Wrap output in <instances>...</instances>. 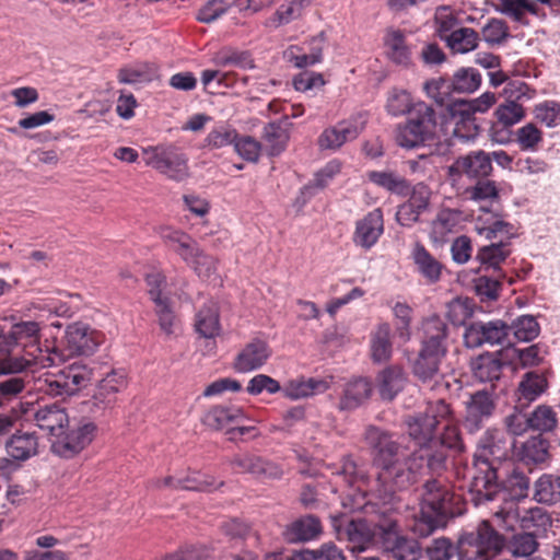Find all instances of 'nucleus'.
Returning <instances> with one entry per match:
<instances>
[{
	"instance_id": "obj_58",
	"label": "nucleus",
	"mask_w": 560,
	"mask_h": 560,
	"mask_svg": "<svg viewBox=\"0 0 560 560\" xmlns=\"http://www.w3.org/2000/svg\"><path fill=\"white\" fill-rule=\"evenodd\" d=\"M481 35L491 46L502 45L510 37V28L504 20L491 18L481 28Z\"/></svg>"
},
{
	"instance_id": "obj_13",
	"label": "nucleus",
	"mask_w": 560,
	"mask_h": 560,
	"mask_svg": "<svg viewBox=\"0 0 560 560\" xmlns=\"http://www.w3.org/2000/svg\"><path fill=\"white\" fill-rule=\"evenodd\" d=\"M510 327L503 320L472 322L464 332V343L467 348H478L483 345H501L508 338Z\"/></svg>"
},
{
	"instance_id": "obj_1",
	"label": "nucleus",
	"mask_w": 560,
	"mask_h": 560,
	"mask_svg": "<svg viewBox=\"0 0 560 560\" xmlns=\"http://www.w3.org/2000/svg\"><path fill=\"white\" fill-rule=\"evenodd\" d=\"M451 417V407L443 399L429 401L423 411L407 415L404 423L409 436L419 446L411 454L404 451L393 434L375 425H369L364 432V441L372 450L375 478L365 481L350 457L342 459L336 476L342 478L350 487L366 483V491L372 492L384 504L393 503L397 492L408 490L425 471L440 475L446 468L447 454L443 450L433 448L438 445V425ZM358 489L363 491L361 485H358Z\"/></svg>"
},
{
	"instance_id": "obj_55",
	"label": "nucleus",
	"mask_w": 560,
	"mask_h": 560,
	"mask_svg": "<svg viewBox=\"0 0 560 560\" xmlns=\"http://www.w3.org/2000/svg\"><path fill=\"white\" fill-rule=\"evenodd\" d=\"M28 381L20 374L9 375L0 380L1 408L8 402L16 399L26 389Z\"/></svg>"
},
{
	"instance_id": "obj_7",
	"label": "nucleus",
	"mask_w": 560,
	"mask_h": 560,
	"mask_svg": "<svg viewBox=\"0 0 560 560\" xmlns=\"http://www.w3.org/2000/svg\"><path fill=\"white\" fill-rule=\"evenodd\" d=\"M494 515L501 518L506 528H513L517 523L523 530L534 533L538 536L551 526L552 521L549 513L539 506L520 510L515 503L506 502Z\"/></svg>"
},
{
	"instance_id": "obj_45",
	"label": "nucleus",
	"mask_w": 560,
	"mask_h": 560,
	"mask_svg": "<svg viewBox=\"0 0 560 560\" xmlns=\"http://www.w3.org/2000/svg\"><path fill=\"white\" fill-rule=\"evenodd\" d=\"M503 540V546H505L508 551L515 558H528L538 549V540L537 536L534 533H516L512 535V537L504 542L503 536L500 535Z\"/></svg>"
},
{
	"instance_id": "obj_49",
	"label": "nucleus",
	"mask_w": 560,
	"mask_h": 560,
	"mask_svg": "<svg viewBox=\"0 0 560 560\" xmlns=\"http://www.w3.org/2000/svg\"><path fill=\"white\" fill-rule=\"evenodd\" d=\"M459 222V212L452 209H442L432 222L431 238L434 242H442Z\"/></svg>"
},
{
	"instance_id": "obj_63",
	"label": "nucleus",
	"mask_w": 560,
	"mask_h": 560,
	"mask_svg": "<svg viewBox=\"0 0 560 560\" xmlns=\"http://www.w3.org/2000/svg\"><path fill=\"white\" fill-rule=\"evenodd\" d=\"M476 184L466 189V195L470 200L483 201V200H498L499 189L495 182L489 179H477Z\"/></svg>"
},
{
	"instance_id": "obj_16",
	"label": "nucleus",
	"mask_w": 560,
	"mask_h": 560,
	"mask_svg": "<svg viewBox=\"0 0 560 560\" xmlns=\"http://www.w3.org/2000/svg\"><path fill=\"white\" fill-rule=\"evenodd\" d=\"M229 464L234 472L250 474L260 480L280 479L283 475L278 464L254 454L235 455Z\"/></svg>"
},
{
	"instance_id": "obj_52",
	"label": "nucleus",
	"mask_w": 560,
	"mask_h": 560,
	"mask_svg": "<svg viewBox=\"0 0 560 560\" xmlns=\"http://www.w3.org/2000/svg\"><path fill=\"white\" fill-rule=\"evenodd\" d=\"M152 301L155 304V314L158 316L161 330L166 335H173L176 326V316L170 305L167 298L152 293Z\"/></svg>"
},
{
	"instance_id": "obj_30",
	"label": "nucleus",
	"mask_w": 560,
	"mask_h": 560,
	"mask_svg": "<svg viewBox=\"0 0 560 560\" xmlns=\"http://www.w3.org/2000/svg\"><path fill=\"white\" fill-rule=\"evenodd\" d=\"M244 419V412L236 406H213L202 417V423L211 430H223L229 425L240 423Z\"/></svg>"
},
{
	"instance_id": "obj_33",
	"label": "nucleus",
	"mask_w": 560,
	"mask_h": 560,
	"mask_svg": "<svg viewBox=\"0 0 560 560\" xmlns=\"http://www.w3.org/2000/svg\"><path fill=\"white\" fill-rule=\"evenodd\" d=\"M366 177L369 182L390 194L401 197H406L410 194V183L397 172L369 171Z\"/></svg>"
},
{
	"instance_id": "obj_9",
	"label": "nucleus",
	"mask_w": 560,
	"mask_h": 560,
	"mask_svg": "<svg viewBox=\"0 0 560 560\" xmlns=\"http://www.w3.org/2000/svg\"><path fill=\"white\" fill-rule=\"evenodd\" d=\"M368 117L365 113L351 115L323 130L317 143L322 150L336 151L345 143L355 140L365 129Z\"/></svg>"
},
{
	"instance_id": "obj_43",
	"label": "nucleus",
	"mask_w": 560,
	"mask_h": 560,
	"mask_svg": "<svg viewBox=\"0 0 560 560\" xmlns=\"http://www.w3.org/2000/svg\"><path fill=\"white\" fill-rule=\"evenodd\" d=\"M161 238L182 259L188 256L199 243L184 231L170 226L162 228Z\"/></svg>"
},
{
	"instance_id": "obj_47",
	"label": "nucleus",
	"mask_w": 560,
	"mask_h": 560,
	"mask_svg": "<svg viewBox=\"0 0 560 560\" xmlns=\"http://www.w3.org/2000/svg\"><path fill=\"white\" fill-rule=\"evenodd\" d=\"M445 43L454 52L466 54L477 48L479 34L474 28L460 27L453 31Z\"/></svg>"
},
{
	"instance_id": "obj_6",
	"label": "nucleus",
	"mask_w": 560,
	"mask_h": 560,
	"mask_svg": "<svg viewBox=\"0 0 560 560\" xmlns=\"http://www.w3.org/2000/svg\"><path fill=\"white\" fill-rule=\"evenodd\" d=\"M96 364L75 361L57 373L48 375L44 383L46 393L52 396L73 395L95 378Z\"/></svg>"
},
{
	"instance_id": "obj_57",
	"label": "nucleus",
	"mask_w": 560,
	"mask_h": 560,
	"mask_svg": "<svg viewBox=\"0 0 560 560\" xmlns=\"http://www.w3.org/2000/svg\"><path fill=\"white\" fill-rule=\"evenodd\" d=\"M494 103L495 95L491 92H485L474 100L458 98L457 103L453 104V108L458 114L475 115L476 113L487 112Z\"/></svg>"
},
{
	"instance_id": "obj_36",
	"label": "nucleus",
	"mask_w": 560,
	"mask_h": 560,
	"mask_svg": "<svg viewBox=\"0 0 560 560\" xmlns=\"http://www.w3.org/2000/svg\"><path fill=\"white\" fill-rule=\"evenodd\" d=\"M196 331L205 338H215L221 330L219 308L213 301H209L197 312L195 319Z\"/></svg>"
},
{
	"instance_id": "obj_56",
	"label": "nucleus",
	"mask_w": 560,
	"mask_h": 560,
	"mask_svg": "<svg viewBox=\"0 0 560 560\" xmlns=\"http://www.w3.org/2000/svg\"><path fill=\"white\" fill-rule=\"evenodd\" d=\"M218 66H234L242 69L255 68L254 60L248 51H240L232 48L221 49L214 58Z\"/></svg>"
},
{
	"instance_id": "obj_10",
	"label": "nucleus",
	"mask_w": 560,
	"mask_h": 560,
	"mask_svg": "<svg viewBox=\"0 0 560 560\" xmlns=\"http://www.w3.org/2000/svg\"><path fill=\"white\" fill-rule=\"evenodd\" d=\"M94 380L98 381V386L93 399L95 405L103 409L113 408L117 402V394L128 385L127 373L124 369H110L106 364H96Z\"/></svg>"
},
{
	"instance_id": "obj_60",
	"label": "nucleus",
	"mask_w": 560,
	"mask_h": 560,
	"mask_svg": "<svg viewBox=\"0 0 560 560\" xmlns=\"http://www.w3.org/2000/svg\"><path fill=\"white\" fill-rule=\"evenodd\" d=\"M235 152L246 162L256 163L262 150V143L250 136H237L234 142Z\"/></svg>"
},
{
	"instance_id": "obj_42",
	"label": "nucleus",
	"mask_w": 560,
	"mask_h": 560,
	"mask_svg": "<svg viewBox=\"0 0 560 560\" xmlns=\"http://www.w3.org/2000/svg\"><path fill=\"white\" fill-rule=\"evenodd\" d=\"M516 455L525 464H541L549 458V442L541 435L532 436L522 443Z\"/></svg>"
},
{
	"instance_id": "obj_12",
	"label": "nucleus",
	"mask_w": 560,
	"mask_h": 560,
	"mask_svg": "<svg viewBox=\"0 0 560 560\" xmlns=\"http://www.w3.org/2000/svg\"><path fill=\"white\" fill-rule=\"evenodd\" d=\"M96 425L92 421L81 422L77 428L62 431L51 443V450L60 457L71 458L83 451L94 439Z\"/></svg>"
},
{
	"instance_id": "obj_27",
	"label": "nucleus",
	"mask_w": 560,
	"mask_h": 560,
	"mask_svg": "<svg viewBox=\"0 0 560 560\" xmlns=\"http://www.w3.org/2000/svg\"><path fill=\"white\" fill-rule=\"evenodd\" d=\"M548 388V381L542 373L529 371L525 373L517 386V408H527Z\"/></svg>"
},
{
	"instance_id": "obj_4",
	"label": "nucleus",
	"mask_w": 560,
	"mask_h": 560,
	"mask_svg": "<svg viewBox=\"0 0 560 560\" xmlns=\"http://www.w3.org/2000/svg\"><path fill=\"white\" fill-rule=\"evenodd\" d=\"M454 494L440 479H429L423 485L420 512L416 516L412 530L427 537L436 528L440 518L453 514Z\"/></svg>"
},
{
	"instance_id": "obj_35",
	"label": "nucleus",
	"mask_w": 560,
	"mask_h": 560,
	"mask_svg": "<svg viewBox=\"0 0 560 560\" xmlns=\"http://www.w3.org/2000/svg\"><path fill=\"white\" fill-rule=\"evenodd\" d=\"M37 436L34 433L18 431L5 443L7 453L15 460H26L37 454Z\"/></svg>"
},
{
	"instance_id": "obj_32",
	"label": "nucleus",
	"mask_w": 560,
	"mask_h": 560,
	"mask_svg": "<svg viewBox=\"0 0 560 560\" xmlns=\"http://www.w3.org/2000/svg\"><path fill=\"white\" fill-rule=\"evenodd\" d=\"M386 55L390 61L399 66H409L411 62V50L406 44L405 33L400 30L389 28L384 37Z\"/></svg>"
},
{
	"instance_id": "obj_53",
	"label": "nucleus",
	"mask_w": 560,
	"mask_h": 560,
	"mask_svg": "<svg viewBox=\"0 0 560 560\" xmlns=\"http://www.w3.org/2000/svg\"><path fill=\"white\" fill-rule=\"evenodd\" d=\"M474 301L468 298H455L446 304V317L455 326L464 325L474 314Z\"/></svg>"
},
{
	"instance_id": "obj_28",
	"label": "nucleus",
	"mask_w": 560,
	"mask_h": 560,
	"mask_svg": "<svg viewBox=\"0 0 560 560\" xmlns=\"http://www.w3.org/2000/svg\"><path fill=\"white\" fill-rule=\"evenodd\" d=\"M371 393L372 383L368 378H354L345 385L338 408L342 411L354 410L369 399Z\"/></svg>"
},
{
	"instance_id": "obj_54",
	"label": "nucleus",
	"mask_w": 560,
	"mask_h": 560,
	"mask_svg": "<svg viewBox=\"0 0 560 560\" xmlns=\"http://www.w3.org/2000/svg\"><path fill=\"white\" fill-rule=\"evenodd\" d=\"M518 341L528 342L538 337L540 326L533 315H522L509 326Z\"/></svg>"
},
{
	"instance_id": "obj_24",
	"label": "nucleus",
	"mask_w": 560,
	"mask_h": 560,
	"mask_svg": "<svg viewBox=\"0 0 560 560\" xmlns=\"http://www.w3.org/2000/svg\"><path fill=\"white\" fill-rule=\"evenodd\" d=\"M411 258L416 265L417 271L428 283L433 284L441 280L444 265L438 260L422 243H415Z\"/></svg>"
},
{
	"instance_id": "obj_41",
	"label": "nucleus",
	"mask_w": 560,
	"mask_h": 560,
	"mask_svg": "<svg viewBox=\"0 0 560 560\" xmlns=\"http://www.w3.org/2000/svg\"><path fill=\"white\" fill-rule=\"evenodd\" d=\"M183 260L199 278L205 280L210 279L218 271V258L206 253L200 245Z\"/></svg>"
},
{
	"instance_id": "obj_3",
	"label": "nucleus",
	"mask_w": 560,
	"mask_h": 560,
	"mask_svg": "<svg viewBox=\"0 0 560 560\" xmlns=\"http://www.w3.org/2000/svg\"><path fill=\"white\" fill-rule=\"evenodd\" d=\"M503 546L500 534L488 521H482L476 529L465 533L455 547L451 539L440 537L427 547L429 560H451L457 553L459 560H488L491 552Z\"/></svg>"
},
{
	"instance_id": "obj_39",
	"label": "nucleus",
	"mask_w": 560,
	"mask_h": 560,
	"mask_svg": "<svg viewBox=\"0 0 560 560\" xmlns=\"http://www.w3.org/2000/svg\"><path fill=\"white\" fill-rule=\"evenodd\" d=\"M406 383V374L402 368L392 365L383 370L378 375V392L383 399L392 400L402 390Z\"/></svg>"
},
{
	"instance_id": "obj_29",
	"label": "nucleus",
	"mask_w": 560,
	"mask_h": 560,
	"mask_svg": "<svg viewBox=\"0 0 560 560\" xmlns=\"http://www.w3.org/2000/svg\"><path fill=\"white\" fill-rule=\"evenodd\" d=\"M224 486V481L217 479L199 470L188 469L186 472L176 474V488L186 491L213 492Z\"/></svg>"
},
{
	"instance_id": "obj_11",
	"label": "nucleus",
	"mask_w": 560,
	"mask_h": 560,
	"mask_svg": "<svg viewBox=\"0 0 560 560\" xmlns=\"http://www.w3.org/2000/svg\"><path fill=\"white\" fill-rule=\"evenodd\" d=\"M497 408L491 393L481 389L468 396L465 401L463 425L469 433L480 431L493 416Z\"/></svg>"
},
{
	"instance_id": "obj_26",
	"label": "nucleus",
	"mask_w": 560,
	"mask_h": 560,
	"mask_svg": "<svg viewBox=\"0 0 560 560\" xmlns=\"http://www.w3.org/2000/svg\"><path fill=\"white\" fill-rule=\"evenodd\" d=\"M505 365L506 362L501 359V352H486L471 362V370L479 382L493 384L501 378Z\"/></svg>"
},
{
	"instance_id": "obj_46",
	"label": "nucleus",
	"mask_w": 560,
	"mask_h": 560,
	"mask_svg": "<svg viewBox=\"0 0 560 560\" xmlns=\"http://www.w3.org/2000/svg\"><path fill=\"white\" fill-rule=\"evenodd\" d=\"M415 105L411 94L405 89L393 88L387 93L385 109L393 117L411 114Z\"/></svg>"
},
{
	"instance_id": "obj_22",
	"label": "nucleus",
	"mask_w": 560,
	"mask_h": 560,
	"mask_svg": "<svg viewBox=\"0 0 560 560\" xmlns=\"http://www.w3.org/2000/svg\"><path fill=\"white\" fill-rule=\"evenodd\" d=\"M382 539L384 550L396 560H418L421 555V548L416 539L400 536L393 529L385 530Z\"/></svg>"
},
{
	"instance_id": "obj_21",
	"label": "nucleus",
	"mask_w": 560,
	"mask_h": 560,
	"mask_svg": "<svg viewBox=\"0 0 560 560\" xmlns=\"http://www.w3.org/2000/svg\"><path fill=\"white\" fill-rule=\"evenodd\" d=\"M421 331L420 348L447 354L450 330L447 324L439 315L434 314L424 318Z\"/></svg>"
},
{
	"instance_id": "obj_50",
	"label": "nucleus",
	"mask_w": 560,
	"mask_h": 560,
	"mask_svg": "<svg viewBox=\"0 0 560 560\" xmlns=\"http://www.w3.org/2000/svg\"><path fill=\"white\" fill-rule=\"evenodd\" d=\"M529 427L533 431L540 433L551 432L557 428V413L552 407L547 405L537 406L529 415Z\"/></svg>"
},
{
	"instance_id": "obj_62",
	"label": "nucleus",
	"mask_w": 560,
	"mask_h": 560,
	"mask_svg": "<svg viewBox=\"0 0 560 560\" xmlns=\"http://www.w3.org/2000/svg\"><path fill=\"white\" fill-rule=\"evenodd\" d=\"M495 117L504 127H511L521 121L525 116L523 106L514 101H506L495 109Z\"/></svg>"
},
{
	"instance_id": "obj_44",
	"label": "nucleus",
	"mask_w": 560,
	"mask_h": 560,
	"mask_svg": "<svg viewBox=\"0 0 560 560\" xmlns=\"http://www.w3.org/2000/svg\"><path fill=\"white\" fill-rule=\"evenodd\" d=\"M320 532L319 518L314 515H306L292 522L285 530V536L291 541H306L314 539Z\"/></svg>"
},
{
	"instance_id": "obj_5",
	"label": "nucleus",
	"mask_w": 560,
	"mask_h": 560,
	"mask_svg": "<svg viewBox=\"0 0 560 560\" xmlns=\"http://www.w3.org/2000/svg\"><path fill=\"white\" fill-rule=\"evenodd\" d=\"M435 110L427 103L417 102L410 117L396 126L395 141L405 149H413L432 141L436 131Z\"/></svg>"
},
{
	"instance_id": "obj_37",
	"label": "nucleus",
	"mask_w": 560,
	"mask_h": 560,
	"mask_svg": "<svg viewBox=\"0 0 560 560\" xmlns=\"http://www.w3.org/2000/svg\"><path fill=\"white\" fill-rule=\"evenodd\" d=\"M423 89L428 97L433 100L438 106L446 107L448 115L451 114L452 105L458 101L453 98V94L456 92L452 78L440 77L431 79L424 83Z\"/></svg>"
},
{
	"instance_id": "obj_64",
	"label": "nucleus",
	"mask_w": 560,
	"mask_h": 560,
	"mask_svg": "<svg viewBox=\"0 0 560 560\" xmlns=\"http://www.w3.org/2000/svg\"><path fill=\"white\" fill-rule=\"evenodd\" d=\"M210 550L203 545H189L179 548L165 557L164 560H208Z\"/></svg>"
},
{
	"instance_id": "obj_23",
	"label": "nucleus",
	"mask_w": 560,
	"mask_h": 560,
	"mask_svg": "<svg viewBox=\"0 0 560 560\" xmlns=\"http://www.w3.org/2000/svg\"><path fill=\"white\" fill-rule=\"evenodd\" d=\"M36 425L56 439L68 425L69 418L66 410L57 404L45 405L34 412Z\"/></svg>"
},
{
	"instance_id": "obj_25",
	"label": "nucleus",
	"mask_w": 560,
	"mask_h": 560,
	"mask_svg": "<svg viewBox=\"0 0 560 560\" xmlns=\"http://www.w3.org/2000/svg\"><path fill=\"white\" fill-rule=\"evenodd\" d=\"M393 355L392 327L388 323H378L370 334V357L373 363H385Z\"/></svg>"
},
{
	"instance_id": "obj_17",
	"label": "nucleus",
	"mask_w": 560,
	"mask_h": 560,
	"mask_svg": "<svg viewBox=\"0 0 560 560\" xmlns=\"http://www.w3.org/2000/svg\"><path fill=\"white\" fill-rule=\"evenodd\" d=\"M272 355L268 341L254 337L236 354L233 369L238 373H248L261 369Z\"/></svg>"
},
{
	"instance_id": "obj_8",
	"label": "nucleus",
	"mask_w": 560,
	"mask_h": 560,
	"mask_svg": "<svg viewBox=\"0 0 560 560\" xmlns=\"http://www.w3.org/2000/svg\"><path fill=\"white\" fill-rule=\"evenodd\" d=\"M145 165L167 178L182 182L188 177L187 158L173 148L150 147L143 150Z\"/></svg>"
},
{
	"instance_id": "obj_61",
	"label": "nucleus",
	"mask_w": 560,
	"mask_h": 560,
	"mask_svg": "<svg viewBox=\"0 0 560 560\" xmlns=\"http://www.w3.org/2000/svg\"><path fill=\"white\" fill-rule=\"evenodd\" d=\"M516 142L521 151H537L542 142V132L536 125L528 122L517 129Z\"/></svg>"
},
{
	"instance_id": "obj_59",
	"label": "nucleus",
	"mask_w": 560,
	"mask_h": 560,
	"mask_svg": "<svg viewBox=\"0 0 560 560\" xmlns=\"http://www.w3.org/2000/svg\"><path fill=\"white\" fill-rule=\"evenodd\" d=\"M237 136L238 132L235 128L221 124L210 130L205 139V144L211 149H221L230 144L234 145Z\"/></svg>"
},
{
	"instance_id": "obj_15",
	"label": "nucleus",
	"mask_w": 560,
	"mask_h": 560,
	"mask_svg": "<svg viewBox=\"0 0 560 560\" xmlns=\"http://www.w3.org/2000/svg\"><path fill=\"white\" fill-rule=\"evenodd\" d=\"M103 341L102 332L83 323H73L66 329L65 342L70 354H93Z\"/></svg>"
},
{
	"instance_id": "obj_20",
	"label": "nucleus",
	"mask_w": 560,
	"mask_h": 560,
	"mask_svg": "<svg viewBox=\"0 0 560 560\" xmlns=\"http://www.w3.org/2000/svg\"><path fill=\"white\" fill-rule=\"evenodd\" d=\"M383 233V211L375 208L357 221L352 241L354 245L369 250L378 242Z\"/></svg>"
},
{
	"instance_id": "obj_18",
	"label": "nucleus",
	"mask_w": 560,
	"mask_h": 560,
	"mask_svg": "<svg viewBox=\"0 0 560 560\" xmlns=\"http://www.w3.org/2000/svg\"><path fill=\"white\" fill-rule=\"evenodd\" d=\"M499 491L491 498L482 499L478 503H474L476 506L485 504L497 499H502L506 502L515 503L516 500L525 499L528 495L530 480L527 475L518 469H512L506 471L505 479H502V470L499 471L498 478Z\"/></svg>"
},
{
	"instance_id": "obj_48",
	"label": "nucleus",
	"mask_w": 560,
	"mask_h": 560,
	"mask_svg": "<svg viewBox=\"0 0 560 560\" xmlns=\"http://www.w3.org/2000/svg\"><path fill=\"white\" fill-rule=\"evenodd\" d=\"M452 81L456 93L470 94L480 88L482 75L476 68L463 67L454 72Z\"/></svg>"
},
{
	"instance_id": "obj_2",
	"label": "nucleus",
	"mask_w": 560,
	"mask_h": 560,
	"mask_svg": "<svg viewBox=\"0 0 560 560\" xmlns=\"http://www.w3.org/2000/svg\"><path fill=\"white\" fill-rule=\"evenodd\" d=\"M514 447L515 440L499 429L487 430L480 438L468 486V495L472 503L491 498L500 490L499 471L503 470L502 462Z\"/></svg>"
},
{
	"instance_id": "obj_40",
	"label": "nucleus",
	"mask_w": 560,
	"mask_h": 560,
	"mask_svg": "<svg viewBox=\"0 0 560 560\" xmlns=\"http://www.w3.org/2000/svg\"><path fill=\"white\" fill-rule=\"evenodd\" d=\"M348 548L351 552H362L373 544L375 533L364 520L351 521L347 526Z\"/></svg>"
},
{
	"instance_id": "obj_19",
	"label": "nucleus",
	"mask_w": 560,
	"mask_h": 560,
	"mask_svg": "<svg viewBox=\"0 0 560 560\" xmlns=\"http://www.w3.org/2000/svg\"><path fill=\"white\" fill-rule=\"evenodd\" d=\"M445 357L446 354L420 348L411 365L413 376L421 384L434 388L443 376L441 364Z\"/></svg>"
},
{
	"instance_id": "obj_34",
	"label": "nucleus",
	"mask_w": 560,
	"mask_h": 560,
	"mask_svg": "<svg viewBox=\"0 0 560 560\" xmlns=\"http://www.w3.org/2000/svg\"><path fill=\"white\" fill-rule=\"evenodd\" d=\"M533 500L545 505L560 503V476L542 474L533 485Z\"/></svg>"
},
{
	"instance_id": "obj_38",
	"label": "nucleus",
	"mask_w": 560,
	"mask_h": 560,
	"mask_svg": "<svg viewBox=\"0 0 560 560\" xmlns=\"http://www.w3.org/2000/svg\"><path fill=\"white\" fill-rule=\"evenodd\" d=\"M511 253V243L499 240L498 242L481 246L476 254V259L486 269L500 270V265L506 260Z\"/></svg>"
},
{
	"instance_id": "obj_14",
	"label": "nucleus",
	"mask_w": 560,
	"mask_h": 560,
	"mask_svg": "<svg viewBox=\"0 0 560 560\" xmlns=\"http://www.w3.org/2000/svg\"><path fill=\"white\" fill-rule=\"evenodd\" d=\"M489 153L477 150L458 156L448 167V175L454 178L466 177L469 180L486 179L492 173Z\"/></svg>"
},
{
	"instance_id": "obj_51",
	"label": "nucleus",
	"mask_w": 560,
	"mask_h": 560,
	"mask_svg": "<svg viewBox=\"0 0 560 560\" xmlns=\"http://www.w3.org/2000/svg\"><path fill=\"white\" fill-rule=\"evenodd\" d=\"M450 117L455 124L454 136L464 141H470L479 135V126L476 122L475 115L458 114L451 107Z\"/></svg>"
},
{
	"instance_id": "obj_31",
	"label": "nucleus",
	"mask_w": 560,
	"mask_h": 560,
	"mask_svg": "<svg viewBox=\"0 0 560 560\" xmlns=\"http://www.w3.org/2000/svg\"><path fill=\"white\" fill-rule=\"evenodd\" d=\"M285 125L283 121H271L264 127L261 143L269 156H278L285 150L290 138Z\"/></svg>"
}]
</instances>
